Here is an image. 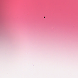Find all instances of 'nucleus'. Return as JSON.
<instances>
[{
  "label": "nucleus",
  "instance_id": "1",
  "mask_svg": "<svg viewBox=\"0 0 78 78\" xmlns=\"http://www.w3.org/2000/svg\"><path fill=\"white\" fill-rule=\"evenodd\" d=\"M44 18H45V17H44Z\"/></svg>",
  "mask_w": 78,
  "mask_h": 78
}]
</instances>
